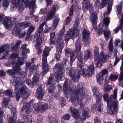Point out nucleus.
Segmentation results:
<instances>
[{
	"label": "nucleus",
	"mask_w": 123,
	"mask_h": 123,
	"mask_svg": "<svg viewBox=\"0 0 123 123\" xmlns=\"http://www.w3.org/2000/svg\"><path fill=\"white\" fill-rule=\"evenodd\" d=\"M68 82L67 80H65L64 83L63 91L65 93L69 96L72 104L76 106L80 105L81 100L84 97V84L80 83L76 87L74 85H71L68 89Z\"/></svg>",
	"instance_id": "f257e3e1"
},
{
	"label": "nucleus",
	"mask_w": 123,
	"mask_h": 123,
	"mask_svg": "<svg viewBox=\"0 0 123 123\" xmlns=\"http://www.w3.org/2000/svg\"><path fill=\"white\" fill-rule=\"evenodd\" d=\"M12 82L13 84L15 86V92H18L16 96L17 100H19L21 97L25 99L27 98L29 95L28 92V89L25 85H23L20 78L17 76L13 77Z\"/></svg>",
	"instance_id": "f03ea898"
},
{
	"label": "nucleus",
	"mask_w": 123,
	"mask_h": 123,
	"mask_svg": "<svg viewBox=\"0 0 123 123\" xmlns=\"http://www.w3.org/2000/svg\"><path fill=\"white\" fill-rule=\"evenodd\" d=\"M117 92V89H115L114 95H111L109 98L108 94H105L103 95L104 100L107 103V106L109 110L108 112L110 114L114 113L117 111L118 106V103L116 99Z\"/></svg>",
	"instance_id": "7ed1b4c3"
},
{
	"label": "nucleus",
	"mask_w": 123,
	"mask_h": 123,
	"mask_svg": "<svg viewBox=\"0 0 123 123\" xmlns=\"http://www.w3.org/2000/svg\"><path fill=\"white\" fill-rule=\"evenodd\" d=\"M70 112L72 116L76 119H80L82 120L85 119L89 117L90 115V111L88 109H86L83 111L82 115L80 117V114L79 110L74 108L71 107L70 108ZM80 122L78 119L74 122L73 123H80Z\"/></svg>",
	"instance_id": "20e7f679"
},
{
	"label": "nucleus",
	"mask_w": 123,
	"mask_h": 123,
	"mask_svg": "<svg viewBox=\"0 0 123 123\" xmlns=\"http://www.w3.org/2000/svg\"><path fill=\"white\" fill-rule=\"evenodd\" d=\"M95 64L97 68H100L101 66L102 62L107 61L108 58L107 55L105 54L104 52H101L98 56V49L95 47L94 49Z\"/></svg>",
	"instance_id": "39448f33"
},
{
	"label": "nucleus",
	"mask_w": 123,
	"mask_h": 123,
	"mask_svg": "<svg viewBox=\"0 0 123 123\" xmlns=\"http://www.w3.org/2000/svg\"><path fill=\"white\" fill-rule=\"evenodd\" d=\"M98 89V88L96 87H94L93 88V95L96 97L97 101L96 105H92L91 108L92 109L94 108L95 110H97L98 112H101L102 104L101 103V101L102 97L99 95Z\"/></svg>",
	"instance_id": "423d86ee"
},
{
	"label": "nucleus",
	"mask_w": 123,
	"mask_h": 123,
	"mask_svg": "<svg viewBox=\"0 0 123 123\" xmlns=\"http://www.w3.org/2000/svg\"><path fill=\"white\" fill-rule=\"evenodd\" d=\"M50 50V49L47 46L44 49L42 60L43 70L44 74L49 72L50 70L48 66L47 59V56L49 55Z\"/></svg>",
	"instance_id": "0eeeda50"
},
{
	"label": "nucleus",
	"mask_w": 123,
	"mask_h": 123,
	"mask_svg": "<svg viewBox=\"0 0 123 123\" xmlns=\"http://www.w3.org/2000/svg\"><path fill=\"white\" fill-rule=\"evenodd\" d=\"M91 14L90 17V20L92 22L93 27L94 29H96L97 32L100 35L101 34L103 31V25L101 24H99L97 28L96 25L97 21V14L95 12H92L91 11H90Z\"/></svg>",
	"instance_id": "6e6552de"
},
{
	"label": "nucleus",
	"mask_w": 123,
	"mask_h": 123,
	"mask_svg": "<svg viewBox=\"0 0 123 123\" xmlns=\"http://www.w3.org/2000/svg\"><path fill=\"white\" fill-rule=\"evenodd\" d=\"M45 24V23L41 24L37 28V32L35 34L34 37L33 38V41L35 42L37 41L38 42L39 44L40 43L43 41L44 39V36L40 33L42 32L43 31V26Z\"/></svg>",
	"instance_id": "1a4fd4ad"
},
{
	"label": "nucleus",
	"mask_w": 123,
	"mask_h": 123,
	"mask_svg": "<svg viewBox=\"0 0 123 123\" xmlns=\"http://www.w3.org/2000/svg\"><path fill=\"white\" fill-rule=\"evenodd\" d=\"M100 2V1L98 0H96L94 6L96 7H98L99 8H102L104 7L105 5L108 3L107 7L108 11L105 12L104 14V16L105 17L106 15L110 13L111 9L112 2L111 1L109 2V0H102L101 3L99 5Z\"/></svg>",
	"instance_id": "9d476101"
},
{
	"label": "nucleus",
	"mask_w": 123,
	"mask_h": 123,
	"mask_svg": "<svg viewBox=\"0 0 123 123\" xmlns=\"http://www.w3.org/2000/svg\"><path fill=\"white\" fill-rule=\"evenodd\" d=\"M18 55L16 53L13 54L11 55V56H9V55L8 51H6L3 55V56L0 58L1 60L3 59H7L9 57V58L11 59V60H9L8 61L6 62V66L11 67L15 63L14 62L12 61L13 59L14 58L17 57Z\"/></svg>",
	"instance_id": "9b49d317"
},
{
	"label": "nucleus",
	"mask_w": 123,
	"mask_h": 123,
	"mask_svg": "<svg viewBox=\"0 0 123 123\" xmlns=\"http://www.w3.org/2000/svg\"><path fill=\"white\" fill-rule=\"evenodd\" d=\"M94 69V63H92L88 67L87 70L84 68L80 69L79 71L80 73L84 77L87 78L90 77L93 74Z\"/></svg>",
	"instance_id": "f8f14e48"
},
{
	"label": "nucleus",
	"mask_w": 123,
	"mask_h": 123,
	"mask_svg": "<svg viewBox=\"0 0 123 123\" xmlns=\"http://www.w3.org/2000/svg\"><path fill=\"white\" fill-rule=\"evenodd\" d=\"M17 59L18 63L16 64V66L13 67L12 69L9 70L7 71V73L10 75H14L16 73L17 75L18 72L21 70L19 66L23 64L24 60L22 59L21 57H18Z\"/></svg>",
	"instance_id": "ddd939ff"
},
{
	"label": "nucleus",
	"mask_w": 123,
	"mask_h": 123,
	"mask_svg": "<svg viewBox=\"0 0 123 123\" xmlns=\"http://www.w3.org/2000/svg\"><path fill=\"white\" fill-rule=\"evenodd\" d=\"M37 68V66H31L30 69V74H32L33 73L35 74L32 79V81L31 84V87L36 86L37 82L39 80V75L36 73Z\"/></svg>",
	"instance_id": "4468645a"
},
{
	"label": "nucleus",
	"mask_w": 123,
	"mask_h": 123,
	"mask_svg": "<svg viewBox=\"0 0 123 123\" xmlns=\"http://www.w3.org/2000/svg\"><path fill=\"white\" fill-rule=\"evenodd\" d=\"M53 71L55 73L54 74L56 79H59L60 80H62L63 79L64 73L63 69L61 68L60 64H56L53 68Z\"/></svg>",
	"instance_id": "2eb2a0df"
},
{
	"label": "nucleus",
	"mask_w": 123,
	"mask_h": 123,
	"mask_svg": "<svg viewBox=\"0 0 123 123\" xmlns=\"http://www.w3.org/2000/svg\"><path fill=\"white\" fill-rule=\"evenodd\" d=\"M79 71L80 70L75 71L74 68H72L68 72L67 71L66 72L70 76L73 80L77 82L78 81L80 77Z\"/></svg>",
	"instance_id": "dca6fc26"
},
{
	"label": "nucleus",
	"mask_w": 123,
	"mask_h": 123,
	"mask_svg": "<svg viewBox=\"0 0 123 123\" xmlns=\"http://www.w3.org/2000/svg\"><path fill=\"white\" fill-rule=\"evenodd\" d=\"M0 22L2 23L6 29H8L12 25V22L10 18L4 17L2 14H0Z\"/></svg>",
	"instance_id": "f3484780"
},
{
	"label": "nucleus",
	"mask_w": 123,
	"mask_h": 123,
	"mask_svg": "<svg viewBox=\"0 0 123 123\" xmlns=\"http://www.w3.org/2000/svg\"><path fill=\"white\" fill-rule=\"evenodd\" d=\"M76 47V48L77 52V56L78 61L81 63H83V54L82 53L80 52L81 46L80 45V41L79 39L77 40L75 44Z\"/></svg>",
	"instance_id": "a211bd4d"
},
{
	"label": "nucleus",
	"mask_w": 123,
	"mask_h": 123,
	"mask_svg": "<svg viewBox=\"0 0 123 123\" xmlns=\"http://www.w3.org/2000/svg\"><path fill=\"white\" fill-rule=\"evenodd\" d=\"M53 76L51 75L48 79L46 84L47 85V87L49 90V92H51L55 88V80L53 79Z\"/></svg>",
	"instance_id": "6ab92c4d"
},
{
	"label": "nucleus",
	"mask_w": 123,
	"mask_h": 123,
	"mask_svg": "<svg viewBox=\"0 0 123 123\" xmlns=\"http://www.w3.org/2000/svg\"><path fill=\"white\" fill-rule=\"evenodd\" d=\"M82 38L84 43L85 46L88 47L89 43L90 32L86 29L84 30L82 32Z\"/></svg>",
	"instance_id": "aec40b11"
},
{
	"label": "nucleus",
	"mask_w": 123,
	"mask_h": 123,
	"mask_svg": "<svg viewBox=\"0 0 123 123\" xmlns=\"http://www.w3.org/2000/svg\"><path fill=\"white\" fill-rule=\"evenodd\" d=\"M55 40L57 43L56 48V51L61 53L64 46L63 40V39H58L56 37L55 38Z\"/></svg>",
	"instance_id": "412c9836"
},
{
	"label": "nucleus",
	"mask_w": 123,
	"mask_h": 123,
	"mask_svg": "<svg viewBox=\"0 0 123 123\" xmlns=\"http://www.w3.org/2000/svg\"><path fill=\"white\" fill-rule=\"evenodd\" d=\"M78 35L77 32H75L72 30L70 29L66 34L65 36L64 40L66 41H68L71 38H74Z\"/></svg>",
	"instance_id": "4be33fe9"
},
{
	"label": "nucleus",
	"mask_w": 123,
	"mask_h": 123,
	"mask_svg": "<svg viewBox=\"0 0 123 123\" xmlns=\"http://www.w3.org/2000/svg\"><path fill=\"white\" fill-rule=\"evenodd\" d=\"M82 8L83 11L86 12L87 9L90 11L92 10L93 5L92 4H90L89 2L87 0H83L82 3Z\"/></svg>",
	"instance_id": "5701e85b"
},
{
	"label": "nucleus",
	"mask_w": 123,
	"mask_h": 123,
	"mask_svg": "<svg viewBox=\"0 0 123 123\" xmlns=\"http://www.w3.org/2000/svg\"><path fill=\"white\" fill-rule=\"evenodd\" d=\"M27 44H23L21 48V50L22 51L21 55L23 59H25L27 58V56L26 53H28L30 52V50L27 48Z\"/></svg>",
	"instance_id": "b1692460"
},
{
	"label": "nucleus",
	"mask_w": 123,
	"mask_h": 123,
	"mask_svg": "<svg viewBox=\"0 0 123 123\" xmlns=\"http://www.w3.org/2000/svg\"><path fill=\"white\" fill-rule=\"evenodd\" d=\"M17 3L19 4L20 9L23 10L25 6H28L29 4V0H15Z\"/></svg>",
	"instance_id": "393cba45"
},
{
	"label": "nucleus",
	"mask_w": 123,
	"mask_h": 123,
	"mask_svg": "<svg viewBox=\"0 0 123 123\" xmlns=\"http://www.w3.org/2000/svg\"><path fill=\"white\" fill-rule=\"evenodd\" d=\"M73 51L70 49H66L65 50V52L66 53L70 54L71 55L70 61V63L71 66L73 62L76 58L73 52Z\"/></svg>",
	"instance_id": "a878e982"
},
{
	"label": "nucleus",
	"mask_w": 123,
	"mask_h": 123,
	"mask_svg": "<svg viewBox=\"0 0 123 123\" xmlns=\"http://www.w3.org/2000/svg\"><path fill=\"white\" fill-rule=\"evenodd\" d=\"M56 7L55 6H53L51 10L47 14L46 19L47 20H49L53 18L55 14V11Z\"/></svg>",
	"instance_id": "bb28decb"
},
{
	"label": "nucleus",
	"mask_w": 123,
	"mask_h": 123,
	"mask_svg": "<svg viewBox=\"0 0 123 123\" xmlns=\"http://www.w3.org/2000/svg\"><path fill=\"white\" fill-rule=\"evenodd\" d=\"M16 110L14 109V112L13 111V114L8 120L9 123H15V121L17 118ZM17 123H24L21 121H18Z\"/></svg>",
	"instance_id": "cd10ccee"
},
{
	"label": "nucleus",
	"mask_w": 123,
	"mask_h": 123,
	"mask_svg": "<svg viewBox=\"0 0 123 123\" xmlns=\"http://www.w3.org/2000/svg\"><path fill=\"white\" fill-rule=\"evenodd\" d=\"M44 91L41 87H39L37 89V92L36 93V96L38 99L41 100L43 99V97L44 94Z\"/></svg>",
	"instance_id": "c85d7f7f"
},
{
	"label": "nucleus",
	"mask_w": 123,
	"mask_h": 123,
	"mask_svg": "<svg viewBox=\"0 0 123 123\" xmlns=\"http://www.w3.org/2000/svg\"><path fill=\"white\" fill-rule=\"evenodd\" d=\"M3 104L5 107L7 108L11 109L12 107V104L9 99L7 98H4L3 100Z\"/></svg>",
	"instance_id": "c756f323"
},
{
	"label": "nucleus",
	"mask_w": 123,
	"mask_h": 123,
	"mask_svg": "<svg viewBox=\"0 0 123 123\" xmlns=\"http://www.w3.org/2000/svg\"><path fill=\"white\" fill-rule=\"evenodd\" d=\"M12 4L10 7V9L11 12H13L16 10V8L19 7L20 11H22L23 10H20L19 6V4L18 3H17L15 0H12Z\"/></svg>",
	"instance_id": "7c9ffc66"
},
{
	"label": "nucleus",
	"mask_w": 123,
	"mask_h": 123,
	"mask_svg": "<svg viewBox=\"0 0 123 123\" xmlns=\"http://www.w3.org/2000/svg\"><path fill=\"white\" fill-rule=\"evenodd\" d=\"M26 109V111L27 113H29L31 112L32 111V109L31 107L30 106V103L28 102L25 104V105H24L22 107L21 110L22 111H23Z\"/></svg>",
	"instance_id": "2f4dec72"
},
{
	"label": "nucleus",
	"mask_w": 123,
	"mask_h": 123,
	"mask_svg": "<svg viewBox=\"0 0 123 123\" xmlns=\"http://www.w3.org/2000/svg\"><path fill=\"white\" fill-rule=\"evenodd\" d=\"M80 20V19H77L74 22L73 25V28L74 30L73 31H75V32H77L78 35L79 33L78 32V29L79 25Z\"/></svg>",
	"instance_id": "473e14b6"
},
{
	"label": "nucleus",
	"mask_w": 123,
	"mask_h": 123,
	"mask_svg": "<svg viewBox=\"0 0 123 123\" xmlns=\"http://www.w3.org/2000/svg\"><path fill=\"white\" fill-rule=\"evenodd\" d=\"M20 32V27L19 25H17L15 26L14 28L13 29L12 31V33L13 35L16 36L18 35Z\"/></svg>",
	"instance_id": "72a5a7b5"
},
{
	"label": "nucleus",
	"mask_w": 123,
	"mask_h": 123,
	"mask_svg": "<svg viewBox=\"0 0 123 123\" xmlns=\"http://www.w3.org/2000/svg\"><path fill=\"white\" fill-rule=\"evenodd\" d=\"M40 111L43 112L47 109V105L44 102L40 103Z\"/></svg>",
	"instance_id": "f704fd0d"
},
{
	"label": "nucleus",
	"mask_w": 123,
	"mask_h": 123,
	"mask_svg": "<svg viewBox=\"0 0 123 123\" xmlns=\"http://www.w3.org/2000/svg\"><path fill=\"white\" fill-rule=\"evenodd\" d=\"M22 117H23L24 119L25 122L27 123H31L32 122V117L31 116L27 115V117H26L25 115L24 116H22Z\"/></svg>",
	"instance_id": "c9c22d12"
},
{
	"label": "nucleus",
	"mask_w": 123,
	"mask_h": 123,
	"mask_svg": "<svg viewBox=\"0 0 123 123\" xmlns=\"http://www.w3.org/2000/svg\"><path fill=\"white\" fill-rule=\"evenodd\" d=\"M4 93L9 97H14L16 95V93L12 92L10 90H7L4 92Z\"/></svg>",
	"instance_id": "e433bc0d"
},
{
	"label": "nucleus",
	"mask_w": 123,
	"mask_h": 123,
	"mask_svg": "<svg viewBox=\"0 0 123 123\" xmlns=\"http://www.w3.org/2000/svg\"><path fill=\"white\" fill-rule=\"evenodd\" d=\"M100 74L99 75L97 74L96 76V78L98 83L101 85L103 84V79L102 76H101V74Z\"/></svg>",
	"instance_id": "4c0bfd02"
},
{
	"label": "nucleus",
	"mask_w": 123,
	"mask_h": 123,
	"mask_svg": "<svg viewBox=\"0 0 123 123\" xmlns=\"http://www.w3.org/2000/svg\"><path fill=\"white\" fill-rule=\"evenodd\" d=\"M65 32V28L63 27L60 31V33L57 35V37H55L58 38V39H62Z\"/></svg>",
	"instance_id": "58836bf2"
},
{
	"label": "nucleus",
	"mask_w": 123,
	"mask_h": 123,
	"mask_svg": "<svg viewBox=\"0 0 123 123\" xmlns=\"http://www.w3.org/2000/svg\"><path fill=\"white\" fill-rule=\"evenodd\" d=\"M55 33L53 32H52L50 33V43L51 44H55L56 43V41L55 40V39L54 41H53V38L55 36Z\"/></svg>",
	"instance_id": "ea45409f"
},
{
	"label": "nucleus",
	"mask_w": 123,
	"mask_h": 123,
	"mask_svg": "<svg viewBox=\"0 0 123 123\" xmlns=\"http://www.w3.org/2000/svg\"><path fill=\"white\" fill-rule=\"evenodd\" d=\"M91 57V53L89 51H88L85 52L84 55L85 62L87 61V60L90 58Z\"/></svg>",
	"instance_id": "a19ab883"
},
{
	"label": "nucleus",
	"mask_w": 123,
	"mask_h": 123,
	"mask_svg": "<svg viewBox=\"0 0 123 123\" xmlns=\"http://www.w3.org/2000/svg\"><path fill=\"white\" fill-rule=\"evenodd\" d=\"M37 42L36 44L35 45L36 47V48L37 52L36 53L37 54H39L41 53L42 52V50L40 48L41 43L42 42L40 43L39 44H38L39 43L36 41Z\"/></svg>",
	"instance_id": "79ce46f5"
},
{
	"label": "nucleus",
	"mask_w": 123,
	"mask_h": 123,
	"mask_svg": "<svg viewBox=\"0 0 123 123\" xmlns=\"http://www.w3.org/2000/svg\"><path fill=\"white\" fill-rule=\"evenodd\" d=\"M36 27L32 25H31L29 26L28 29L27 34L30 35L35 30Z\"/></svg>",
	"instance_id": "37998d69"
},
{
	"label": "nucleus",
	"mask_w": 123,
	"mask_h": 123,
	"mask_svg": "<svg viewBox=\"0 0 123 123\" xmlns=\"http://www.w3.org/2000/svg\"><path fill=\"white\" fill-rule=\"evenodd\" d=\"M120 29L121 30H123V20L122 23L121 22V23L119 27H117L115 29H114L113 31L115 33H117L119 31Z\"/></svg>",
	"instance_id": "c03bdc74"
},
{
	"label": "nucleus",
	"mask_w": 123,
	"mask_h": 123,
	"mask_svg": "<svg viewBox=\"0 0 123 123\" xmlns=\"http://www.w3.org/2000/svg\"><path fill=\"white\" fill-rule=\"evenodd\" d=\"M122 2L121 1L119 5L116 6L117 11V14H120L122 10Z\"/></svg>",
	"instance_id": "a18cd8bd"
},
{
	"label": "nucleus",
	"mask_w": 123,
	"mask_h": 123,
	"mask_svg": "<svg viewBox=\"0 0 123 123\" xmlns=\"http://www.w3.org/2000/svg\"><path fill=\"white\" fill-rule=\"evenodd\" d=\"M2 6L4 8H6L8 7L10 3L9 0H4L2 1Z\"/></svg>",
	"instance_id": "49530a36"
},
{
	"label": "nucleus",
	"mask_w": 123,
	"mask_h": 123,
	"mask_svg": "<svg viewBox=\"0 0 123 123\" xmlns=\"http://www.w3.org/2000/svg\"><path fill=\"white\" fill-rule=\"evenodd\" d=\"M120 70L122 72L120 73L119 79V81H121L123 79V61H122V65L121 67Z\"/></svg>",
	"instance_id": "de8ad7c7"
},
{
	"label": "nucleus",
	"mask_w": 123,
	"mask_h": 123,
	"mask_svg": "<svg viewBox=\"0 0 123 123\" xmlns=\"http://www.w3.org/2000/svg\"><path fill=\"white\" fill-rule=\"evenodd\" d=\"M31 23L30 22H23L20 24L19 25L20 26L24 28H26L28 27L29 24H31Z\"/></svg>",
	"instance_id": "09e8293b"
},
{
	"label": "nucleus",
	"mask_w": 123,
	"mask_h": 123,
	"mask_svg": "<svg viewBox=\"0 0 123 123\" xmlns=\"http://www.w3.org/2000/svg\"><path fill=\"white\" fill-rule=\"evenodd\" d=\"M113 39L111 38L109 43V50L111 52H113Z\"/></svg>",
	"instance_id": "8fccbe9b"
},
{
	"label": "nucleus",
	"mask_w": 123,
	"mask_h": 123,
	"mask_svg": "<svg viewBox=\"0 0 123 123\" xmlns=\"http://www.w3.org/2000/svg\"><path fill=\"white\" fill-rule=\"evenodd\" d=\"M33 107L35 110L38 112L41 111L40 103L39 104L36 103L34 104L33 106Z\"/></svg>",
	"instance_id": "3c124183"
},
{
	"label": "nucleus",
	"mask_w": 123,
	"mask_h": 123,
	"mask_svg": "<svg viewBox=\"0 0 123 123\" xmlns=\"http://www.w3.org/2000/svg\"><path fill=\"white\" fill-rule=\"evenodd\" d=\"M30 3L29 4H29H28V6H25V7H28L29 8V11H30V17L31 18V16H33V12H34V10H35L36 9V8H35L34 9H33V8H32L33 7H33V6L32 5H31V8H30L29 7V6H30ZM33 7H34V6H33Z\"/></svg>",
	"instance_id": "603ef678"
},
{
	"label": "nucleus",
	"mask_w": 123,
	"mask_h": 123,
	"mask_svg": "<svg viewBox=\"0 0 123 123\" xmlns=\"http://www.w3.org/2000/svg\"><path fill=\"white\" fill-rule=\"evenodd\" d=\"M8 46L7 45H5L0 47V54L4 52L5 50L8 49Z\"/></svg>",
	"instance_id": "864d4df0"
},
{
	"label": "nucleus",
	"mask_w": 123,
	"mask_h": 123,
	"mask_svg": "<svg viewBox=\"0 0 123 123\" xmlns=\"http://www.w3.org/2000/svg\"><path fill=\"white\" fill-rule=\"evenodd\" d=\"M49 121L51 123H59L55 118L52 117H49Z\"/></svg>",
	"instance_id": "5fc2aeb1"
},
{
	"label": "nucleus",
	"mask_w": 123,
	"mask_h": 123,
	"mask_svg": "<svg viewBox=\"0 0 123 123\" xmlns=\"http://www.w3.org/2000/svg\"><path fill=\"white\" fill-rule=\"evenodd\" d=\"M104 31V35L105 37V39L107 41L109 39V37L110 34L111 32L109 31Z\"/></svg>",
	"instance_id": "6e6d98bb"
},
{
	"label": "nucleus",
	"mask_w": 123,
	"mask_h": 123,
	"mask_svg": "<svg viewBox=\"0 0 123 123\" xmlns=\"http://www.w3.org/2000/svg\"><path fill=\"white\" fill-rule=\"evenodd\" d=\"M19 71L17 75H20L22 77H25L27 75V72L26 71Z\"/></svg>",
	"instance_id": "4d7b16f0"
},
{
	"label": "nucleus",
	"mask_w": 123,
	"mask_h": 123,
	"mask_svg": "<svg viewBox=\"0 0 123 123\" xmlns=\"http://www.w3.org/2000/svg\"><path fill=\"white\" fill-rule=\"evenodd\" d=\"M75 8L73 5L70 7L69 11V15L70 16H71L73 15V13L74 10Z\"/></svg>",
	"instance_id": "13d9d810"
},
{
	"label": "nucleus",
	"mask_w": 123,
	"mask_h": 123,
	"mask_svg": "<svg viewBox=\"0 0 123 123\" xmlns=\"http://www.w3.org/2000/svg\"><path fill=\"white\" fill-rule=\"evenodd\" d=\"M8 46V48H9L10 49H11L13 51H14L16 49V48L14 45V44L13 43H11L10 45L9 46L8 44H7Z\"/></svg>",
	"instance_id": "bf43d9fd"
},
{
	"label": "nucleus",
	"mask_w": 123,
	"mask_h": 123,
	"mask_svg": "<svg viewBox=\"0 0 123 123\" xmlns=\"http://www.w3.org/2000/svg\"><path fill=\"white\" fill-rule=\"evenodd\" d=\"M118 77V76L115 74H111L110 76V79L112 81H115Z\"/></svg>",
	"instance_id": "052dcab7"
},
{
	"label": "nucleus",
	"mask_w": 123,
	"mask_h": 123,
	"mask_svg": "<svg viewBox=\"0 0 123 123\" xmlns=\"http://www.w3.org/2000/svg\"><path fill=\"white\" fill-rule=\"evenodd\" d=\"M36 0H32L30 2V6H29L30 8H31V5H32L31 4H32V5L34 7L32 6V8L34 9L35 8H37V6H36V5L35 4V2Z\"/></svg>",
	"instance_id": "680f3d73"
},
{
	"label": "nucleus",
	"mask_w": 123,
	"mask_h": 123,
	"mask_svg": "<svg viewBox=\"0 0 123 123\" xmlns=\"http://www.w3.org/2000/svg\"><path fill=\"white\" fill-rule=\"evenodd\" d=\"M104 23L105 26H108L109 24L110 21L108 18H106L104 19Z\"/></svg>",
	"instance_id": "e2e57ef3"
},
{
	"label": "nucleus",
	"mask_w": 123,
	"mask_h": 123,
	"mask_svg": "<svg viewBox=\"0 0 123 123\" xmlns=\"http://www.w3.org/2000/svg\"><path fill=\"white\" fill-rule=\"evenodd\" d=\"M72 19V18L71 17V16H69L67 17L66 18L65 25H67L69 24L70 21H71Z\"/></svg>",
	"instance_id": "0e129e2a"
},
{
	"label": "nucleus",
	"mask_w": 123,
	"mask_h": 123,
	"mask_svg": "<svg viewBox=\"0 0 123 123\" xmlns=\"http://www.w3.org/2000/svg\"><path fill=\"white\" fill-rule=\"evenodd\" d=\"M107 73L108 71L106 69H105L101 71L100 73L98 74V75H99V74H100L101 76H102L103 77V76H104L105 74H107Z\"/></svg>",
	"instance_id": "69168bd1"
},
{
	"label": "nucleus",
	"mask_w": 123,
	"mask_h": 123,
	"mask_svg": "<svg viewBox=\"0 0 123 123\" xmlns=\"http://www.w3.org/2000/svg\"><path fill=\"white\" fill-rule=\"evenodd\" d=\"M111 86L108 85H107L105 87L104 91L105 92H108L111 89Z\"/></svg>",
	"instance_id": "338daca9"
},
{
	"label": "nucleus",
	"mask_w": 123,
	"mask_h": 123,
	"mask_svg": "<svg viewBox=\"0 0 123 123\" xmlns=\"http://www.w3.org/2000/svg\"><path fill=\"white\" fill-rule=\"evenodd\" d=\"M48 9L46 8H42L41 9L40 12L42 14H44L46 13L48 11Z\"/></svg>",
	"instance_id": "774afa93"
}]
</instances>
